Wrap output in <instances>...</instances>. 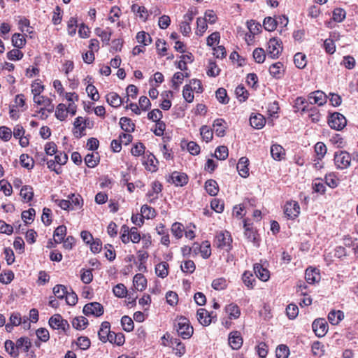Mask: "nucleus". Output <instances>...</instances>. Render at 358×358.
<instances>
[{
	"mask_svg": "<svg viewBox=\"0 0 358 358\" xmlns=\"http://www.w3.org/2000/svg\"><path fill=\"white\" fill-rule=\"evenodd\" d=\"M142 163L145 169L150 172L154 173L158 170L159 162L155 156L150 152H147L143 156Z\"/></svg>",
	"mask_w": 358,
	"mask_h": 358,
	"instance_id": "obj_10",
	"label": "nucleus"
},
{
	"mask_svg": "<svg viewBox=\"0 0 358 358\" xmlns=\"http://www.w3.org/2000/svg\"><path fill=\"white\" fill-rule=\"evenodd\" d=\"M18 348L10 340H6L5 342V350L6 351L13 357H17L19 355L17 351Z\"/></svg>",
	"mask_w": 358,
	"mask_h": 358,
	"instance_id": "obj_48",
	"label": "nucleus"
},
{
	"mask_svg": "<svg viewBox=\"0 0 358 358\" xmlns=\"http://www.w3.org/2000/svg\"><path fill=\"white\" fill-rule=\"evenodd\" d=\"M200 134L203 140L208 143L213 139V131L208 126L203 125L200 128Z\"/></svg>",
	"mask_w": 358,
	"mask_h": 358,
	"instance_id": "obj_51",
	"label": "nucleus"
},
{
	"mask_svg": "<svg viewBox=\"0 0 358 358\" xmlns=\"http://www.w3.org/2000/svg\"><path fill=\"white\" fill-rule=\"evenodd\" d=\"M282 68L283 64L282 62H276L271 65L268 69L269 73L273 77L280 78L282 75Z\"/></svg>",
	"mask_w": 358,
	"mask_h": 358,
	"instance_id": "obj_40",
	"label": "nucleus"
},
{
	"mask_svg": "<svg viewBox=\"0 0 358 358\" xmlns=\"http://www.w3.org/2000/svg\"><path fill=\"white\" fill-rule=\"evenodd\" d=\"M284 213L289 220H294L300 213V206L296 201H287L284 206Z\"/></svg>",
	"mask_w": 358,
	"mask_h": 358,
	"instance_id": "obj_8",
	"label": "nucleus"
},
{
	"mask_svg": "<svg viewBox=\"0 0 358 358\" xmlns=\"http://www.w3.org/2000/svg\"><path fill=\"white\" fill-rule=\"evenodd\" d=\"M20 161L22 166L31 170L34 168V161L32 157H30L27 154H22L20 157Z\"/></svg>",
	"mask_w": 358,
	"mask_h": 358,
	"instance_id": "obj_42",
	"label": "nucleus"
},
{
	"mask_svg": "<svg viewBox=\"0 0 358 358\" xmlns=\"http://www.w3.org/2000/svg\"><path fill=\"white\" fill-rule=\"evenodd\" d=\"M110 332V324L108 322L105 321L103 322L101 324V327L98 331L99 338L103 343H106L108 341V335Z\"/></svg>",
	"mask_w": 358,
	"mask_h": 358,
	"instance_id": "obj_22",
	"label": "nucleus"
},
{
	"mask_svg": "<svg viewBox=\"0 0 358 358\" xmlns=\"http://www.w3.org/2000/svg\"><path fill=\"white\" fill-rule=\"evenodd\" d=\"M167 181L169 182H172L177 187H182L187 184L188 176L185 173L173 171L169 176V178L167 180Z\"/></svg>",
	"mask_w": 358,
	"mask_h": 358,
	"instance_id": "obj_13",
	"label": "nucleus"
},
{
	"mask_svg": "<svg viewBox=\"0 0 358 358\" xmlns=\"http://www.w3.org/2000/svg\"><path fill=\"white\" fill-rule=\"evenodd\" d=\"M344 318V313L341 310H332L328 314L329 322L332 325L338 324Z\"/></svg>",
	"mask_w": 358,
	"mask_h": 358,
	"instance_id": "obj_30",
	"label": "nucleus"
},
{
	"mask_svg": "<svg viewBox=\"0 0 358 358\" xmlns=\"http://www.w3.org/2000/svg\"><path fill=\"white\" fill-rule=\"evenodd\" d=\"M213 245L220 250L229 252L232 248V238L231 234L227 231L217 233Z\"/></svg>",
	"mask_w": 358,
	"mask_h": 358,
	"instance_id": "obj_2",
	"label": "nucleus"
},
{
	"mask_svg": "<svg viewBox=\"0 0 358 358\" xmlns=\"http://www.w3.org/2000/svg\"><path fill=\"white\" fill-rule=\"evenodd\" d=\"M151 187V191L155 194V196L149 199V202L154 203L159 199V194L162 190V185L159 181L155 180L152 182Z\"/></svg>",
	"mask_w": 358,
	"mask_h": 358,
	"instance_id": "obj_45",
	"label": "nucleus"
},
{
	"mask_svg": "<svg viewBox=\"0 0 358 358\" xmlns=\"http://www.w3.org/2000/svg\"><path fill=\"white\" fill-rule=\"evenodd\" d=\"M324 183L331 188H336L338 185V179L333 173L326 174L324 177Z\"/></svg>",
	"mask_w": 358,
	"mask_h": 358,
	"instance_id": "obj_56",
	"label": "nucleus"
},
{
	"mask_svg": "<svg viewBox=\"0 0 358 358\" xmlns=\"http://www.w3.org/2000/svg\"><path fill=\"white\" fill-rule=\"evenodd\" d=\"M174 328L178 336L183 339L190 338L194 333V329L189 320L185 317H180L176 320Z\"/></svg>",
	"mask_w": 358,
	"mask_h": 358,
	"instance_id": "obj_1",
	"label": "nucleus"
},
{
	"mask_svg": "<svg viewBox=\"0 0 358 358\" xmlns=\"http://www.w3.org/2000/svg\"><path fill=\"white\" fill-rule=\"evenodd\" d=\"M66 230V227L64 225H60L55 229L53 234L55 243H61L64 241Z\"/></svg>",
	"mask_w": 358,
	"mask_h": 358,
	"instance_id": "obj_35",
	"label": "nucleus"
},
{
	"mask_svg": "<svg viewBox=\"0 0 358 358\" xmlns=\"http://www.w3.org/2000/svg\"><path fill=\"white\" fill-rule=\"evenodd\" d=\"M106 101L114 108H117L124 102L123 99L116 93L110 92L106 95Z\"/></svg>",
	"mask_w": 358,
	"mask_h": 358,
	"instance_id": "obj_28",
	"label": "nucleus"
},
{
	"mask_svg": "<svg viewBox=\"0 0 358 358\" xmlns=\"http://www.w3.org/2000/svg\"><path fill=\"white\" fill-rule=\"evenodd\" d=\"M263 27L268 31H273L277 27L275 18L272 17H266L263 21Z\"/></svg>",
	"mask_w": 358,
	"mask_h": 358,
	"instance_id": "obj_52",
	"label": "nucleus"
},
{
	"mask_svg": "<svg viewBox=\"0 0 358 358\" xmlns=\"http://www.w3.org/2000/svg\"><path fill=\"white\" fill-rule=\"evenodd\" d=\"M205 189L210 196H215L218 193L219 187L217 182L214 180H208L205 183Z\"/></svg>",
	"mask_w": 358,
	"mask_h": 358,
	"instance_id": "obj_38",
	"label": "nucleus"
},
{
	"mask_svg": "<svg viewBox=\"0 0 358 358\" xmlns=\"http://www.w3.org/2000/svg\"><path fill=\"white\" fill-rule=\"evenodd\" d=\"M68 292L66 287L63 285H57L53 287V293L55 297L62 299L65 298Z\"/></svg>",
	"mask_w": 358,
	"mask_h": 358,
	"instance_id": "obj_62",
	"label": "nucleus"
},
{
	"mask_svg": "<svg viewBox=\"0 0 358 358\" xmlns=\"http://www.w3.org/2000/svg\"><path fill=\"white\" fill-rule=\"evenodd\" d=\"M294 63L296 68L303 69L306 66V56L303 52H297L294 56Z\"/></svg>",
	"mask_w": 358,
	"mask_h": 358,
	"instance_id": "obj_37",
	"label": "nucleus"
},
{
	"mask_svg": "<svg viewBox=\"0 0 358 358\" xmlns=\"http://www.w3.org/2000/svg\"><path fill=\"white\" fill-rule=\"evenodd\" d=\"M92 78L91 76H87L85 80L87 81V86L86 87V92L88 94V96L93 101H98L99 99V94L97 89L94 85L92 83Z\"/></svg>",
	"mask_w": 358,
	"mask_h": 358,
	"instance_id": "obj_23",
	"label": "nucleus"
},
{
	"mask_svg": "<svg viewBox=\"0 0 358 358\" xmlns=\"http://www.w3.org/2000/svg\"><path fill=\"white\" fill-rule=\"evenodd\" d=\"M215 96L217 101L222 104H227L229 101L227 90L224 88H219L215 92Z\"/></svg>",
	"mask_w": 358,
	"mask_h": 358,
	"instance_id": "obj_61",
	"label": "nucleus"
},
{
	"mask_svg": "<svg viewBox=\"0 0 358 358\" xmlns=\"http://www.w3.org/2000/svg\"><path fill=\"white\" fill-rule=\"evenodd\" d=\"M69 200H70L71 203H72V206L71 208H73V210L81 208L83 206V199L79 194H71L70 196H69Z\"/></svg>",
	"mask_w": 358,
	"mask_h": 358,
	"instance_id": "obj_47",
	"label": "nucleus"
},
{
	"mask_svg": "<svg viewBox=\"0 0 358 358\" xmlns=\"http://www.w3.org/2000/svg\"><path fill=\"white\" fill-rule=\"evenodd\" d=\"M308 101L310 105L317 104L320 106L326 103L327 96L322 91L317 90L308 94Z\"/></svg>",
	"mask_w": 358,
	"mask_h": 358,
	"instance_id": "obj_12",
	"label": "nucleus"
},
{
	"mask_svg": "<svg viewBox=\"0 0 358 358\" xmlns=\"http://www.w3.org/2000/svg\"><path fill=\"white\" fill-rule=\"evenodd\" d=\"M229 155V150L227 146H218L215 152V157L220 160H224Z\"/></svg>",
	"mask_w": 358,
	"mask_h": 358,
	"instance_id": "obj_57",
	"label": "nucleus"
},
{
	"mask_svg": "<svg viewBox=\"0 0 358 358\" xmlns=\"http://www.w3.org/2000/svg\"><path fill=\"white\" fill-rule=\"evenodd\" d=\"M226 313H228L231 320L237 319L241 315L239 307L235 303H230L225 307Z\"/></svg>",
	"mask_w": 358,
	"mask_h": 358,
	"instance_id": "obj_36",
	"label": "nucleus"
},
{
	"mask_svg": "<svg viewBox=\"0 0 358 358\" xmlns=\"http://www.w3.org/2000/svg\"><path fill=\"white\" fill-rule=\"evenodd\" d=\"M313 331L317 337H323L328 331V324L325 319H315L312 324Z\"/></svg>",
	"mask_w": 358,
	"mask_h": 358,
	"instance_id": "obj_11",
	"label": "nucleus"
},
{
	"mask_svg": "<svg viewBox=\"0 0 358 358\" xmlns=\"http://www.w3.org/2000/svg\"><path fill=\"white\" fill-rule=\"evenodd\" d=\"M282 50V42L276 38H272L268 43V55L275 59L278 58Z\"/></svg>",
	"mask_w": 358,
	"mask_h": 358,
	"instance_id": "obj_9",
	"label": "nucleus"
},
{
	"mask_svg": "<svg viewBox=\"0 0 358 358\" xmlns=\"http://www.w3.org/2000/svg\"><path fill=\"white\" fill-rule=\"evenodd\" d=\"M83 313L88 317H99L103 314V307L98 302L89 303L83 307Z\"/></svg>",
	"mask_w": 358,
	"mask_h": 358,
	"instance_id": "obj_7",
	"label": "nucleus"
},
{
	"mask_svg": "<svg viewBox=\"0 0 358 358\" xmlns=\"http://www.w3.org/2000/svg\"><path fill=\"white\" fill-rule=\"evenodd\" d=\"M245 229V236L246 238L252 242L255 245H259V235L257 232L252 229L250 224H248L246 220L244 221L243 224Z\"/></svg>",
	"mask_w": 358,
	"mask_h": 358,
	"instance_id": "obj_17",
	"label": "nucleus"
},
{
	"mask_svg": "<svg viewBox=\"0 0 358 358\" xmlns=\"http://www.w3.org/2000/svg\"><path fill=\"white\" fill-rule=\"evenodd\" d=\"M85 162L89 168H94L99 164V157L93 153L87 154L85 157Z\"/></svg>",
	"mask_w": 358,
	"mask_h": 358,
	"instance_id": "obj_59",
	"label": "nucleus"
},
{
	"mask_svg": "<svg viewBox=\"0 0 358 358\" xmlns=\"http://www.w3.org/2000/svg\"><path fill=\"white\" fill-rule=\"evenodd\" d=\"M313 189L315 192L324 194L326 192L325 183L321 178H316L313 181L312 183Z\"/></svg>",
	"mask_w": 358,
	"mask_h": 358,
	"instance_id": "obj_44",
	"label": "nucleus"
},
{
	"mask_svg": "<svg viewBox=\"0 0 358 358\" xmlns=\"http://www.w3.org/2000/svg\"><path fill=\"white\" fill-rule=\"evenodd\" d=\"M197 320L199 322L204 326H208L212 322L213 316L204 308H199L196 313Z\"/></svg>",
	"mask_w": 358,
	"mask_h": 358,
	"instance_id": "obj_18",
	"label": "nucleus"
},
{
	"mask_svg": "<svg viewBox=\"0 0 358 358\" xmlns=\"http://www.w3.org/2000/svg\"><path fill=\"white\" fill-rule=\"evenodd\" d=\"M12 45L18 48H22L26 44V39L24 36L19 33H15L11 38Z\"/></svg>",
	"mask_w": 358,
	"mask_h": 358,
	"instance_id": "obj_39",
	"label": "nucleus"
},
{
	"mask_svg": "<svg viewBox=\"0 0 358 358\" xmlns=\"http://www.w3.org/2000/svg\"><path fill=\"white\" fill-rule=\"evenodd\" d=\"M141 213L143 217L145 219L153 218L156 216V211L155 208L145 204L141 208Z\"/></svg>",
	"mask_w": 358,
	"mask_h": 358,
	"instance_id": "obj_43",
	"label": "nucleus"
},
{
	"mask_svg": "<svg viewBox=\"0 0 358 358\" xmlns=\"http://www.w3.org/2000/svg\"><path fill=\"white\" fill-rule=\"evenodd\" d=\"M44 86L41 85L38 80H34L31 84V92L34 94V100H36L40 96L41 93L43 91Z\"/></svg>",
	"mask_w": 358,
	"mask_h": 358,
	"instance_id": "obj_54",
	"label": "nucleus"
},
{
	"mask_svg": "<svg viewBox=\"0 0 358 358\" xmlns=\"http://www.w3.org/2000/svg\"><path fill=\"white\" fill-rule=\"evenodd\" d=\"M229 345L233 350H238L243 345L241 334L238 331H232L228 338Z\"/></svg>",
	"mask_w": 358,
	"mask_h": 358,
	"instance_id": "obj_16",
	"label": "nucleus"
},
{
	"mask_svg": "<svg viewBox=\"0 0 358 358\" xmlns=\"http://www.w3.org/2000/svg\"><path fill=\"white\" fill-rule=\"evenodd\" d=\"M136 40L139 43L146 46L152 43L151 36L145 31H141L137 33Z\"/></svg>",
	"mask_w": 358,
	"mask_h": 358,
	"instance_id": "obj_50",
	"label": "nucleus"
},
{
	"mask_svg": "<svg viewBox=\"0 0 358 358\" xmlns=\"http://www.w3.org/2000/svg\"><path fill=\"white\" fill-rule=\"evenodd\" d=\"M271 155L273 159L280 161L285 155V150L282 146L274 144L271 147Z\"/></svg>",
	"mask_w": 358,
	"mask_h": 358,
	"instance_id": "obj_27",
	"label": "nucleus"
},
{
	"mask_svg": "<svg viewBox=\"0 0 358 358\" xmlns=\"http://www.w3.org/2000/svg\"><path fill=\"white\" fill-rule=\"evenodd\" d=\"M34 101L38 105H43L44 108H45L48 113H52L54 110L55 106L52 103V100L47 96H40L37 97L36 100H34Z\"/></svg>",
	"mask_w": 358,
	"mask_h": 358,
	"instance_id": "obj_29",
	"label": "nucleus"
},
{
	"mask_svg": "<svg viewBox=\"0 0 358 358\" xmlns=\"http://www.w3.org/2000/svg\"><path fill=\"white\" fill-rule=\"evenodd\" d=\"M352 157L346 151H338L334 153V161L336 169L343 170L350 166Z\"/></svg>",
	"mask_w": 358,
	"mask_h": 358,
	"instance_id": "obj_4",
	"label": "nucleus"
},
{
	"mask_svg": "<svg viewBox=\"0 0 358 358\" xmlns=\"http://www.w3.org/2000/svg\"><path fill=\"white\" fill-rule=\"evenodd\" d=\"M244 285L250 289L254 288L256 282V276L253 270H245L242 275Z\"/></svg>",
	"mask_w": 358,
	"mask_h": 358,
	"instance_id": "obj_20",
	"label": "nucleus"
},
{
	"mask_svg": "<svg viewBox=\"0 0 358 358\" xmlns=\"http://www.w3.org/2000/svg\"><path fill=\"white\" fill-rule=\"evenodd\" d=\"M71 323L73 327L76 329L83 330L87 327L88 324V320L84 316H78L73 319Z\"/></svg>",
	"mask_w": 358,
	"mask_h": 358,
	"instance_id": "obj_34",
	"label": "nucleus"
},
{
	"mask_svg": "<svg viewBox=\"0 0 358 358\" xmlns=\"http://www.w3.org/2000/svg\"><path fill=\"white\" fill-rule=\"evenodd\" d=\"M312 352L314 355L322 357L324 353V345L320 341H315L313 343Z\"/></svg>",
	"mask_w": 358,
	"mask_h": 358,
	"instance_id": "obj_63",
	"label": "nucleus"
},
{
	"mask_svg": "<svg viewBox=\"0 0 358 358\" xmlns=\"http://www.w3.org/2000/svg\"><path fill=\"white\" fill-rule=\"evenodd\" d=\"M305 278L308 283L312 284L317 282L320 280V273L318 272L319 270H305Z\"/></svg>",
	"mask_w": 358,
	"mask_h": 358,
	"instance_id": "obj_32",
	"label": "nucleus"
},
{
	"mask_svg": "<svg viewBox=\"0 0 358 358\" xmlns=\"http://www.w3.org/2000/svg\"><path fill=\"white\" fill-rule=\"evenodd\" d=\"M24 201L29 202L32 200L34 196V190L31 186L24 185L22 187L20 193Z\"/></svg>",
	"mask_w": 358,
	"mask_h": 358,
	"instance_id": "obj_41",
	"label": "nucleus"
},
{
	"mask_svg": "<svg viewBox=\"0 0 358 358\" xmlns=\"http://www.w3.org/2000/svg\"><path fill=\"white\" fill-rule=\"evenodd\" d=\"M170 344L175 354L180 357L185 354L186 349L185 344L182 343L178 338H171Z\"/></svg>",
	"mask_w": 358,
	"mask_h": 358,
	"instance_id": "obj_21",
	"label": "nucleus"
},
{
	"mask_svg": "<svg viewBox=\"0 0 358 358\" xmlns=\"http://www.w3.org/2000/svg\"><path fill=\"white\" fill-rule=\"evenodd\" d=\"M133 283L136 290L142 292L146 288L147 280L143 275L138 273L134 275Z\"/></svg>",
	"mask_w": 358,
	"mask_h": 358,
	"instance_id": "obj_26",
	"label": "nucleus"
},
{
	"mask_svg": "<svg viewBox=\"0 0 358 358\" xmlns=\"http://www.w3.org/2000/svg\"><path fill=\"white\" fill-rule=\"evenodd\" d=\"M228 282L224 278H218L213 280L211 286L215 290H223L227 288Z\"/></svg>",
	"mask_w": 358,
	"mask_h": 358,
	"instance_id": "obj_49",
	"label": "nucleus"
},
{
	"mask_svg": "<svg viewBox=\"0 0 358 358\" xmlns=\"http://www.w3.org/2000/svg\"><path fill=\"white\" fill-rule=\"evenodd\" d=\"M171 233L176 239H180L182 237L184 233V227L180 222H174L171 226Z\"/></svg>",
	"mask_w": 358,
	"mask_h": 358,
	"instance_id": "obj_46",
	"label": "nucleus"
},
{
	"mask_svg": "<svg viewBox=\"0 0 358 358\" xmlns=\"http://www.w3.org/2000/svg\"><path fill=\"white\" fill-rule=\"evenodd\" d=\"M121 324L124 331L130 332L134 329V324L132 319L127 315H124L121 319Z\"/></svg>",
	"mask_w": 358,
	"mask_h": 358,
	"instance_id": "obj_60",
	"label": "nucleus"
},
{
	"mask_svg": "<svg viewBox=\"0 0 358 358\" xmlns=\"http://www.w3.org/2000/svg\"><path fill=\"white\" fill-rule=\"evenodd\" d=\"M306 112L308 113V117L311 119L313 122L317 123L320 121L321 115L317 107L309 106L308 110Z\"/></svg>",
	"mask_w": 358,
	"mask_h": 358,
	"instance_id": "obj_55",
	"label": "nucleus"
},
{
	"mask_svg": "<svg viewBox=\"0 0 358 358\" xmlns=\"http://www.w3.org/2000/svg\"><path fill=\"white\" fill-rule=\"evenodd\" d=\"M327 146L322 142H317L315 145V152L319 159H322L327 153Z\"/></svg>",
	"mask_w": 358,
	"mask_h": 358,
	"instance_id": "obj_58",
	"label": "nucleus"
},
{
	"mask_svg": "<svg viewBox=\"0 0 358 358\" xmlns=\"http://www.w3.org/2000/svg\"><path fill=\"white\" fill-rule=\"evenodd\" d=\"M249 160L245 157H242L238 160L236 166L237 171L239 175L243 178H247L249 176Z\"/></svg>",
	"mask_w": 358,
	"mask_h": 358,
	"instance_id": "obj_19",
	"label": "nucleus"
},
{
	"mask_svg": "<svg viewBox=\"0 0 358 358\" xmlns=\"http://www.w3.org/2000/svg\"><path fill=\"white\" fill-rule=\"evenodd\" d=\"M120 125L121 129L127 133L134 131L135 124L132 120L127 117H122L120 119Z\"/></svg>",
	"mask_w": 358,
	"mask_h": 358,
	"instance_id": "obj_31",
	"label": "nucleus"
},
{
	"mask_svg": "<svg viewBox=\"0 0 358 358\" xmlns=\"http://www.w3.org/2000/svg\"><path fill=\"white\" fill-rule=\"evenodd\" d=\"M307 286L305 282H299L296 286V293L302 296L303 298L299 301V305L301 307L308 306L312 303V299L306 293Z\"/></svg>",
	"mask_w": 358,
	"mask_h": 358,
	"instance_id": "obj_14",
	"label": "nucleus"
},
{
	"mask_svg": "<svg viewBox=\"0 0 358 358\" xmlns=\"http://www.w3.org/2000/svg\"><path fill=\"white\" fill-rule=\"evenodd\" d=\"M347 124V120L343 115L338 112L331 113L328 118V124L331 129L337 131L343 129Z\"/></svg>",
	"mask_w": 358,
	"mask_h": 358,
	"instance_id": "obj_5",
	"label": "nucleus"
},
{
	"mask_svg": "<svg viewBox=\"0 0 358 358\" xmlns=\"http://www.w3.org/2000/svg\"><path fill=\"white\" fill-rule=\"evenodd\" d=\"M346 16L345 10L341 8H336L333 10L332 19L336 22H341Z\"/></svg>",
	"mask_w": 358,
	"mask_h": 358,
	"instance_id": "obj_64",
	"label": "nucleus"
},
{
	"mask_svg": "<svg viewBox=\"0 0 358 358\" xmlns=\"http://www.w3.org/2000/svg\"><path fill=\"white\" fill-rule=\"evenodd\" d=\"M86 128V120H84L82 117H76L73 122V134L74 136L77 138H81L85 134V131Z\"/></svg>",
	"mask_w": 358,
	"mask_h": 358,
	"instance_id": "obj_15",
	"label": "nucleus"
},
{
	"mask_svg": "<svg viewBox=\"0 0 358 358\" xmlns=\"http://www.w3.org/2000/svg\"><path fill=\"white\" fill-rule=\"evenodd\" d=\"M55 117L60 121H64L67 117V107L64 103H59L55 110Z\"/></svg>",
	"mask_w": 358,
	"mask_h": 358,
	"instance_id": "obj_53",
	"label": "nucleus"
},
{
	"mask_svg": "<svg viewBox=\"0 0 358 358\" xmlns=\"http://www.w3.org/2000/svg\"><path fill=\"white\" fill-rule=\"evenodd\" d=\"M49 325L53 329L61 330L66 333L67 330L70 329V325L67 320L62 318L59 314H55L52 316L49 321Z\"/></svg>",
	"mask_w": 358,
	"mask_h": 358,
	"instance_id": "obj_6",
	"label": "nucleus"
},
{
	"mask_svg": "<svg viewBox=\"0 0 358 358\" xmlns=\"http://www.w3.org/2000/svg\"><path fill=\"white\" fill-rule=\"evenodd\" d=\"M120 234L121 241L125 244L129 243V241L134 243H138L141 238V234L136 227H131L130 229L126 224L122 226Z\"/></svg>",
	"mask_w": 358,
	"mask_h": 358,
	"instance_id": "obj_3",
	"label": "nucleus"
},
{
	"mask_svg": "<svg viewBox=\"0 0 358 358\" xmlns=\"http://www.w3.org/2000/svg\"><path fill=\"white\" fill-rule=\"evenodd\" d=\"M250 124L253 128L260 129L265 125L266 119L262 114L257 113L250 117Z\"/></svg>",
	"mask_w": 358,
	"mask_h": 358,
	"instance_id": "obj_25",
	"label": "nucleus"
},
{
	"mask_svg": "<svg viewBox=\"0 0 358 358\" xmlns=\"http://www.w3.org/2000/svg\"><path fill=\"white\" fill-rule=\"evenodd\" d=\"M310 103L308 101V99H305L302 96H298L294 101V107L297 111L301 110V112L305 113L307 110H308Z\"/></svg>",
	"mask_w": 358,
	"mask_h": 358,
	"instance_id": "obj_33",
	"label": "nucleus"
},
{
	"mask_svg": "<svg viewBox=\"0 0 358 358\" xmlns=\"http://www.w3.org/2000/svg\"><path fill=\"white\" fill-rule=\"evenodd\" d=\"M213 129L215 134L219 137H222L225 135L227 123L221 118L216 119L213 122Z\"/></svg>",
	"mask_w": 358,
	"mask_h": 358,
	"instance_id": "obj_24",
	"label": "nucleus"
}]
</instances>
